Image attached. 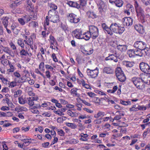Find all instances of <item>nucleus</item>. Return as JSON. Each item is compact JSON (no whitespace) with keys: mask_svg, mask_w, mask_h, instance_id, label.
Returning <instances> with one entry per match:
<instances>
[{"mask_svg":"<svg viewBox=\"0 0 150 150\" xmlns=\"http://www.w3.org/2000/svg\"><path fill=\"white\" fill-rule=\"evenodd\" d=\"M124 64L127 67H131L133 66V63L132 62L126 61L124 62Z\"/></svg>","mask_w":150,"mask_h":150,"instance_id":"28","label":"nucleus"},{"mask_svg":"<svg viewBox=\"0 0 150 150\" xmlns=\"http://www.w3.org/2000/svg\"><path fill=\"white\" fill-rule=\"evenodd\" d=\"M89 32L92 35L93 39H96L98 35V29L95 26L91 25L89 27Z\"/></svg>","mask_w":150,"mask_h":150,"instance_id":"6","label":"nucleus"},{"mask_svg":"<svg viewBox=\"0 0 150 150\" xmlns=\"http://www.w3.org/2000/svg\"><path fill=\"white\" fill-rule=\"evenodd\" d=\"M119 26L118 25L117 23H113L111 24L110 28L114 31L116 29H117V28H118Z\"/></svg>","mask_w":150,"mask_h":150,"instance_id":"27","label":"nucleus"},{"mask_svg":"<svg viewBox=\"0 0 150 150\" xmlns=\"http://www.w3.org/2000/svg\"><path fill=\"white\" fill-rule=\"evenodd\" d=\"M138 110H144L146 109V107L144 105L140 106H138Z\"/></svg>","mask_w":150,"mask_h":150,"instance_id":"50","label":"nucleus"},{"mask_svg":"<svg viewBox=\"0 0 150 150\" xmlns=\"http://www.w3.org/2000/svg\"><path fill=\"white\" fill-rule=\"evenodd\" d=\"M38 25V23L37 22L35 21H32L29 23V27H32L35 28L37 25Z\"/></svg>","mask_w":150,"mask_h":150,"instance_id":"34","label":"nucleus"},{"mask_svg":"<svg viewBox=\"0 0 150 150\" xmlns=\"http://www.w3.org/2000/svg\"><path fill=\"white\" fill-rule=\"evenodd\" d=\"M18 44L20 46L21 48H24V47L25 45L23 40L19 39L18 41Z\"/></svg>","mask_w":150,"mask_h":150,"instance_id":"30","label":"nucleus"},{"mask_svg":"<svg viewBox=\"0 0 150 150\" xmlns=\"http://www.w3.org/2000/svg\"><path fill=\"white\" fill-rule=\"evenodd\" d=\"M120 103L121 104L124 105H131V103L129 101H125L121 100H120Z\"/></svg>","mask_w":150,"mask_h":150,"instance_id":"37","label":"nucleus"},{"mask_svg":"<svg viewBox=\"0 0 150 150\" xmlns=\"http://www.w3.org/2000/svg\"><path fill=\"white\" fill-rule=\"evenodd\" d=\"M116 6L120 7H121L123 4V2L122 0H116L114 2Z\"/></svg>","mask_w":150,"mask_h":150,"instance_id":"24","label":"nucleus"},{"mask_svg":"<svg viewBox=\"0 0 150 150\" xmlns=\"http://www.w3.org/2000/svg\"><path fill=\"white\" fill-rule=\"evenodd\" d=\"M142 27L140 25H135L134 26L135 29L138 32H140L141 31Z\"/></svg>","mask_w":150,"mask_h":150,"instance_id":"38","label":"nucleus"},{"mask_svg":"<svg viewBox=\"0 0 150 150\" xmlns=\"http://www.w3.org/2000/svg\"><path fill=\"white\" fill-rule=\"evenodd\" d=\"M80 6H85L86 4V0H80Z\"/></svg>","mask_w":150,"mask_h":150,"instance_id":"48","label":"nucleus"},{"mask_svg":"<svg viewBox=\"0 0 150 150\" xmlns=\"http://www.w3.org/2000/svg\"><path fill=\"white\" fill-rule=\"evenodd\" d=\"M106 102H107L108 103V104H109V102H110L111 104H115V102H114L113 101L111 100H110L108 99H107L106 98V99H104Z\"/></svg>","mask_w":150,"mask_h":150,"instance_id":"57","label":"nucleus"},{"mask_svg":"<svg viewBox=\"0 0 150 150\" xmlns=\"http://www.w3.org/2000/svg\"><path fill=\"white\" fill-rule=\"evenodd\" d=\"M149 76H147L144 75L142 76L140 79H141V81H143L144 83H146V84L148 83L149 82H148V78Z\"/></svg>","mask_w":150,"mask_h":150,"instance_id":"23","label":"nucleus"},{"mask_svg":"<svg viewBox=\"0 0 150 150\" xmlns=\"http://www.w3.org/2000/svg\"><path fill=\"white\" fill-rule=\"evenodd\" d=\"M87 73L88 76H90L92 78H95L97 76L98 71L97 69L93 70L87 69Z\"/></svg>","mask_w":150,"mask_h":150,"instance_id":"8","label":"nucleus"},{"mask_svg":"<svg viewBox=\"0 0 150 150\" xmlns=\"http://www.w3.org/2000/svg\"><path fill=\"white\" fill-rule=\"evenodd\" d=\"M78 126L80 128L79 129V130H83L85 128V127L83 126L82 124L80 123H78Z\"/></svg>","mask_w":150,"mask_h":150,"instance_id":"54","label":"nucleus"},{"mask_svg":"<svg viewBox=\"0 0 150 150\" xmlns=\"http://www.w3.org/2000/svg\"><path fill=\"white\" fill-rule=\"evenodd\" d=\"M26 81V80L24 76L20 78L19 80L18 81L19 83H23Z\"/></svg>","mask_w":150,"mask_h":150,"instance_id":"53","label":"nucleus"},{"mask_svg":"<svg viewBox=\"0 0 150 150\" xmlns=\"http://www.w3.org/2000/svg\"><path fill=\"white\" fill-rule=\"evenodd\" d=\"M69 21L71 23H76L79 22L80 18L77 15L73 14L71 13L69 14L68 16Z\"/></svg>","mask_w":150,"mask_h":150,"instance_id":"7","label":"nucleus"},{"mask_svg":"<svg viewBox=\"0 0 150 150\" xmlns=\"http://www.w3.org/2000/svg\"><path fill=\"white\" fill-rule=\"evenodd\" d=\"M20 138L21 139V141H23L24 140H28L31 139L29 137L28 138L27 137L25 136H22L21 137H20Z\"/></svg>","mask_w":150,"mask_h":150,"instance_id":"43","label":"nucleus"},{"mask_svg":"<svg viewBox=\"0 0 150 150\" xmlns=\"http://www.w3.org/2000/svg\"><path fill=\"white\" fill-rule=\"evenodd\" d=\"M132 81L138 89L143 90L145 88L144 83L140 78L134 77L132 79Z\"/></svg>","mask_w":150,"mask_h":150,"instance_id":"3","label":"nucleus"},{"mask_svg":"<svg viewBox=\"0 0 150 150\" xmlns=\"http://www.w3.org/2000/svg\"><path fill=\"white\" fill-rule=\"evenodd\" d=\"M140 52H139V54H137L138 56H139L140 57H142L143 55H144L145 54H146V52L145 50H139Z\"/></svg>","mask_w":150,"mask_h":150,"instance_id":"32","label":"nucleus"},{"mask_svg":"<svg viewBox=\"0 0 150 150\" xmlns=\"http://www.w3.org/2000/svg\"><path fill=\"white\" fill-rule=\"evenodd\" d=\"M18 21L20 24L22 25H24L25 23L24 18H20L18 19Z\"/></svg>","mask_w":150,"mask_h":150,"instance_id":"42","label":"nucleus"},{"mask_svg":"<svg viewBox=\"0 0 150 150\" xmlns=\"http://www.w3.org/2000/svg\"><path fill=\"white\" fill-rule=\"evenodd\" d=\"M137 16L142 23L145 22V16L144 11L142 7L137 1H135L134 4Z\"/></svg>","mask_w":150,"mask_h":150,"instance_id":"1","label":"nucleus"},{"mask_svg":"<svg viewBox=\"0 0 150 150\" xmlns=\"http://www.w3.org/2000/svg\"><path fill=\"white\" fill-rule=\"evenodd\" d=\"M103 1L102 0H99V3L98 4V9L99 11V12L101 15H102V12L103 11Z\"/></svg>","mask_w":150,"mask_h":150,"instance_id":"16","label":"nucleus"},{"mask_svg":"<svg viewBox=\"0 0 150 150\" xmlns=\"http://www.w3.org/2000/svg\"><path fill=\"white\" fill-rule=\"evenodd\" d=\"M42 115L43 116H44L45 117H49L51 116V114L48 112H46L43 113Z\"/></svg>","mask_w":150,"mask_h":150,"instance_id":"59","label":"nucleus"},{"mask_svg":"<svg viewBox=\"0 0 150 150\" xmlns=\"http://www.w3.org/2000/svg\"><path fill=\"white\" fill-rule=\"evenodd\" d=\"M44 66H45V65H44V62H42L40 63V64L39 66V69H42V70L43 71H44V70H45V69L44 68Z\"/></svg>","mask_w":150,"mask_h":150,"instance_id":"44","label":"nucleus"},{"mask_svg":"<svg viewBox=\"0 0 150 150\" xmlns=\"http://www.w3.org/2000/svg\"><path fill=\"white\" fill-rule=\"evenodd\" d=\"M117 77L119 80L120 82H124L126 79V77L124 73L121 74L120 75H118Z\"/></svg>","mask_w":150,"mask_h":150,"instance_id":"20","label":"nucleus"},{"mask_svg":"<svg viewBox=\"0 0 150 150\" xmlns=\"http://www.w3.org/2000/svg\"><path fill=\"white\" fill-rule=\"evenodd\" d=\"M95 121V122H96V123L97 124H100L102 122L101 120H103L101 117L98 118Z\"/></svg>","mask_w":150,"mask_h":150,"instance_id":"62","label":"nucleus"},{"mask_svg":"<svg viewBox=\"0 0 150 150\" xmlns=\"http://www.w3.org/2000/svg\"><path fill=\"white\" fill-rule=\"evenodd\" d=\"M147 45L146 42L141 41L135 42L133 45L134 47L139 50H145Z\"/></svg>","mask_w":150,"mask_h":150,"instance_id":"5","label":"nucleus"},{"mask_svg":"<svg viewBox=\"0 0 150 150\" xmlns=\"http://www.w3.org/2000/svg\"><path fill=\"white\" fill-rule=\"evenodd\" d=\"M11 30L13 33L16 35H18L20 31V28L18 24L15 23H13L11 26Z\"/></svg>","mask_w":150,"mask_h":150,"instance_id":"9","label":"nucleus"},{"mask_svg":"<svg viewBox=\"0 0 150 150\" xmlns=\"http://www.w3.org/2000/svg\"><path fill=\"white\" fill-rule=\"evenodd\" d=\"M139 67L142 72L150 74V66L148 64L144 62H141L139 64Z\"/></svg>","mask_w":150,"mask_h":150,"instance_id":"4","label":"nucleus"},{"mask_svg":"<svg viewBox=\"0 0 150 150\" xmlns=\"http://www.w3.org/2000/svg\"><path fill=\"white\" fill-rule=\"evenodd\" d=\"M45 67L47 69H50L52 71L54 69L53 68L52 66L48 65H45Z\"/></svg>","mask_w":150,"mask_h":150,"instance_id":"61","label":"nucleus"},{"mask_svg":"<svg viewBox=\"0 0 150 150\" xmlns=\"http://www.w3.org/2000/svg\"><path fill=\"white\" fill-rule=\"evenodd\" d=\"M135 53H134V50L130 49L128 50L127 54L129 57L131 58H134L135 57Z\"/></svg>","mask_w":150,"mask_h":150,"instance_id":"19","label":"nucleus"},{"mask_svg":"<svg viewBox=\"0 0 150 150\" xmlns=\"http://www.w3.org/2000/svg\"><path fill=\"white\" fill-rule=\"evenodd\" d=\"M115 73L116 75V76L118 75H120L121 74L124 73L123 71H122V69L120 67H117L115 71Z\"/></svg>","mask_w":150,"mask_h":150,"instance_id":"22","label":"nucleus"},{"mask_svg":"<svg viewBox=\"0 0 150 150\" xmlns=\"http://www.w3.org/2000/svg\"><path fill=\"white\" fill-rule=\"evenodd\" d=\"M85 35V37H84V39L86 40H88L92 36V35L89 32V33L88 32L86 33Z\"/></svg>","mask_w":150,"mask_h":150,"instance_id":"35","label":"nucleus"},{"mask_svg":"<svg viewBox=\"0 0 150 150\" xmlns=\"http://www.w3.org/2000/svg\"><path fill=\"white\" fill-rule=\"evenodd\" d=\"M114 56V54H111L108 57H106L105 60H109L113 59V57H112V56Z\"/></svg>","mask_w":150,"mask_h":150,"instance_id":"56","label":"nucleus"},{"mask_svg":"<svg viewBox=\"0 0 150 150\" xmlns=\"http://www.w3.org/2000/svg\"><path fill=\"white\" fill-rule=\"evenodd\" d=\"M21 1L19 0H17L14 1V2L12 4V5L13 6H18V5L21 4Z\"/></svg>","mask_w":150,"mask_h":150,"instance_id":"36","label":"nucleus"},{"mask_svg":"<svg viewBox=\"0 0 150 150\" xmlns=\"http://www.w3.org/2000/svg\"><path fill=\"white\" fill-rule=\"evenodd\" d=\"M27 98L21 96L18 98L19 103L21 104H24L27 102Z\"/></svg>","mask_w":150,"mask_h":150,"instance_id":"18","label":"nucleus"},{"mask_svg":"<svg viewBox=\"0 0 150 150\" xmlns=\"http://www.w3.org/2000/svg\"><path fill=\"white\" fill-rule=\"evenodd\" d=\"M133 19L131 18L125 17L122 20V22L124 26H129L132 25Z\"/></svg>","mask_w":150,"mask_h":150,"instance_id":"10","label":"nucleus"},{"mask_svg":"<svg viewBox=\"0 0 150 150\" xmlns=\"http://www.w3.org/2000/svg\"><path fill=\"white\" fill-rule=\"evenodd\" d=\"M67 114L71 117H73L74 115V113L70 110H69L67 111Z\"/></svg>","mask_w":150,"mask_h":150,"instance_id":"58","label":"nucleus"},{"mask_svg":"<svg viewBox=\"0 0 150 150\" xmlns=\"http://www.w3.org/2000/svg\"><path fill=\"white\" fill-rule=\"evenodd\" d=\"M142 2L145 6L150 4V0H141Z\"/></svg>","mask_w":150,"mask_h":150,"instance_id":"39","label":"nucleus"},{"mask_svg":"<svg viewBox=\"0 0 150 150\" xmlns=\"http://www.w3.org/2000/svg\"><path fill=\"white\" fill-rule=\"evenodd\" d=\"M111 29H112L110 28H106L105 26L104 27V30H105V32L106 33H107L108 34L111 35L112 34V33L111 31Z\"/></svg>","mask_w":150,"mask_h":150,"instance_id":"26","label":"nucleus"},{"mask_svg":"<svg viewBox=\"0 0 150 150\" xmlns=\"http://www.w3.org/2000/svg\"><path fill=\"white\" fill-rule=\"evenodd\" d=\"M23 18H24V19L25 23H27L30 21V19L31 18L27 16H25L23 17Z\"/></svg>","mask_w":150,"mask_h":150,"instance_id":"47","label":"nucleus"},{"mask_svg":"<svg viewBox=\"0 0 150 150\" xmlns=\"http://www.w3.org/2000/svg\"><path fill=\"white\" fill-rule=\"evenodd\" d=\"M118 30V32L120 34H122L125 31V29L124 27L123 26L120 25L119 27L117 28V29Z\"/></svg>","mask_w":150,"mask_h":150,"instance_id":"29","label":"nucleus"},{"mask_svg":"<svg viewBox=\"0 0 150 150\" xmlns=\"http://www.w3.org/2000/svg\"><path fill=\"white\" fill-rule=\"evenodd\" d=\"M127 47L126 45H119L117 46V48L121 52H125L127 49Z\"/></svg>","mask_w":150,"mask_h":150,"instance_id":"15","label":"nucleus"},{"mask_svg":"<svg viewBox=\"0 0 150 150\" xmlns=\"http://www.w3.org/2000/svg\"><path fill=\"white\" fill-rule=\"evenodd\" d=\"M71 93L75 95V96H78V94L77 93L76 90V89L73 88L71 91Z\"/></svg>","mask_w":150,"mask_h":150,"instance_id":"49","label":"nucleus"},{"mask_svg":"<svg viewBox=\"0 0 150 150\" xmlns=\"http://www.w3.org/2000/svg\"><path fill=\"white\" fill-rule=\"evenodd\" d=\"M86 14L88 18L94 19L98 17V16L96 13L92 11H89Z\"/></svg>","mask_w":150,"mask_h":150,"instance_id":"11","label":"nucleus"},{"mask_svg":"<svg viewBox=\"0 0 150 150\" xmlns=\"http://www.w3.org/2000/svg\"><path fill=\"white\" fill-rule=\"evenodd\" d=\"M20 55L23 56H26L28 52L24 49L22 50L20 52Z\"/></svg>","mask_w":150,"mask_h":150,"instance_id":"40","label":"nucleus"},{"mask_svg":"<svg viewBox=\"0 0 150 150\" xmlns=\"http://www.w3.org/2000/svg\"><path fill=\"white\" fill-rule=\"evenodd\" d=\"M67 125L73 129H75L77 127V125L74 123L68 122L66 123Z\"/></svg>","mask_w":150,"mask_h":150,"instance_id":"31","label":"nucleus"},{"mask_svg":"<svg viewBox=\"0 0 150 150\" xmlns=\"http://www.w3.org/2000/svg\"><path fill=\"white\" fill-rule=\"evenodd\" d=\"M49 144L50 143L49 142H46L42 143V147L47 148L48 147Z\"/></svg>","mask_w":150,"mask_h":150,"instance_id":"51","label":"nucleus"},{"mask_svg":"<svg viewBox=\"0 0 150 150\" xmlns=\"http://www.w3.org/2000/svg\"><path fill=\"white\" fill-rule=\"evenodd\" d=\"M38 99L37 98L36 99L35 97H32L27 98V100H28V104L30 106H33L34 105V100H37Z\"/></svg>","mask_w":150,"mask_h":150,"instance_id":"12","label":"nucleus"},{"mask_svg":"<svg viewBox=\"0 0 150 150\" xmlns=\"http://www.w3.org/2000/svg\"><path fill=\"white\" fill-rule=\"evenodd\" d=\"M88 95L90 97H93L95 96L96 95L94 93H93L91 92H88L87 93Z\"/></svg>","mask_w":150,"mask_h":150,"instance_id":"60","label":"nucleus"},{"mask_svg":"<svg viewBox=\"0 0 150 150\" xmlns=\"http://www.w3.org/2000/svg\"><path fill=\"white\" fill-rule=\"evenodd\" d=\"M105 73L107 74H112L113 73L114 70L110 67H105L104 68V73Z\"/></svg>","mask_w":150,"mask_h":150,"instance_id":"17","label":"nucleus"},{"mask_svg":"<svg viewBox=\"0 0 150 150\" xmlns=\"http://www.w3.org/2000/svg\"><path fill=\"white\" fill-rule=\"evenodd\" d=\"M84 51L87 53L86 54L88 55H90L92 54L93 52V50L92 49H91L89 51H87L86 50H84Z\"/></svg>","mask_w":150,"mask_h":150,"instance_id":"52","label":"nucleus"},{"mask_svg":"<svg viewBox=\"0 0 150 150\" xmlns=\"http://www.w3.org/2000/svg\"><path fill=\"white\" fill-rule=\"evenodd\" d=\"M57 133L59 135L63 137L64 136V132L62 129L60 130L57 129Z\"/></svg>","mask_w":150,"mask_h":150,"instance_id":"45","label":"nucleus"},{"mask_svg":"<svg viewBox=\"0 0 150 150\" xmlns=\"http://www.w3.org/2000/svg\"><path fill=\"white\" fill-rule=\"evenodd\" d=\"M48 16L46 18V23L47 25L49 24V21L53 23L59 22V16L56 14L54 10H50L48 13Z\"/></svg>","mask_w":150,"mask_h":150,"instance_id":"2","label":"nucleus"},{"mask_svg":"<svg viewBox=\"0 0 150 150\" xmlns=\"http://www.w3.org/2000/svg\"><path fill=\"white\" fill-rule=\"evenodd\" d=\"M74 34H76L75 35V37L79 39H82L84 38V37L80 33L77 32L76 30H75L74 31Z\"/></svg>","mask_w":150,"mask_h":150,"instance_id":"21","label":"nucleus"},{"mask_svg":"<svg viewBox=\"0 0 150 150\" xmlns=\"http://www.w3.org/2000/svg\"><path fill=\"white\" fill-rule=\"evenodd\" d=\"M26 1L27 4L28 5V7L29 6H30L31 8V9H30V10H31L33 7L32 6L31 1H30V0H26Z\"/></svg>","mask_w":150,"mask_h":150,"instance_id":"46","label":"nucleus"},{"mask_svg":"<svg viewBox=\"0 0 150 150\" xmlns=\"http://www.w3.org/2000/svg\"><path fill=\"white\" fill-rule=\"evenodd\" d=\"M30 128V127H28L26 128L25 127H22L21 128V130L22 131H24L26 132L28 131Z\"/></svg>","mask_w":150,"mask_h":150,"instance_id":"63","label":"nucleus"},{"mask_svg":"<svg viewBox=\"0 0 150 150\" xmlns=\"http://www.w3.org/2000/svg\"><path fill=\"white\" fill-rule=\"evenodd\" d=\"M22 93V91L21 90H18L17 91L14 92V97L16 98L18 96H20Z\"/></svg>","mask_w":150,"mask_h":150,"instance_id":"33","label":"nucleus"},{"mask_svg":"<svg viewBox=\"0 0 150 150\" xmlns=\"http://www.w3.org/2000/svg\"><path fill=\"white\" fill-rule=\"evenodd\" d=\"M67 4L70 6L76 8H79L80 7V5L77 3L76 2L70 1L67 2Z\"/></svg>","mask_w":150,"mask_h":150,"instance_id":"13","label":"nucleus"},{"mask_svg":"<svg viewBox=\"0 0 150 150\" xmlns=\"http://www.w3.org/2000/svg\"><path fill=\"white\" fill-rule=\"evenodd\" d=\"M50 7L52 9V10H54L55 11V10L57 8V6L55 4L51 3L50 4Z\"/></svg>","mask_w":150,"mask_h":150,"instance_id":"41","label":"nucleus"},{"mask_svg":"<svg viewBox=\"0 0 150 150\" xmlns=\"http://www.w3.org/2000/svg\"><path fill=\"white\" fill-rule=\"evenodd\" d=\"M16 82L15 81H12L11 82L10 85L11 87H13L16 85Z\"/></svg>","mask_w":150,"mask_h":150,"instance_id":"64","label":"nucleus"},{"mask_svg":"<svg viewBox=\"0 0 150 150\" xmlns=\"http://www.w3.org/2000/svg\"><path fill=\"white\" fill-rule=\"evenodd\" d=\"M4 51L6 53L8 54L9 55H10L11 53V51L9 50L8 47H5L4 50Z\"/></svg>","mask_w":150,"mask_h":150,"instance_id":"55","label":"nucleus"},{"mask_svg":"<svg viewBox=\"0 0 150 150\" xmlns=\"http://www.w3.org/2000/svg\"><path fill=\"white\" fill-rule=\"evenodd\" d=\"M9 19V18L7 17H3L2 18V23L5 28L7 27L8 25V20Z\"/></svg>","mask_w":150,"mask_h":150,"instance_id":"14","label":"nucleus"},{"mask_svg":"<svg viewBox=\"0 0 150 150\" xmlns=\"http://www.w3.org/2000/svg\"><path fill=\"white\" fill-rule=\"evenodd\" d=\"M88 136L87 134H81L80 135L81 137L80 139V140L84 141H87L88 140L87 139Z\"/></svg>","mask_w":150,"mask_h":150,"instance_id":"25","label":"nucleus"}]
</instances>
